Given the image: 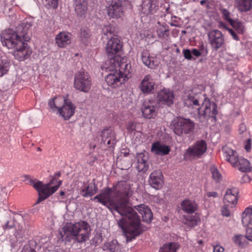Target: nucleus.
Segmentation results:
<instances>
[{
  "mask_svg": "<svg viewBox=\"0 0 252 252\" xmlns=\"http://www.w3.org/2000/svg\"><path fill=\"white\" fill-rule=\"evenodd\" d=\"M234 243L239 247H243L246 243V239L245 236L241 234L236 235L232 238Z\"/></svg>",
  "mask_w": 252,
  "mask_h": 252,
  "instance_id": "nucleus-43",
  "label": "nucleus"
},
{
  "mask_svg": "<svg viewBox=\"0 0 252 252\" xmlns=\"http://www.w3.org/2000/svg\"><path fill=\"white\" fill-rule=\"evenodd\" d=\"M114 195L118 202L126 200L124 217L127 225L125 230L126 241L130 242L141 233L140 220L137 213L127 205L128 198L132 194L131 186L125 181H119L112 188Z\"/></svg>",
  "mask_w": 252,
  "mask_h": 252,
  "instance_id": "nucleus-1",
  "label": "nucleus"
},
{
  "mask_svg": "<svg viewBox=\"0 0 252 252\" xmlns=\"http://www.w3.org/2000/svg\"><path fill=\"white\" fill-rule=\"evenodd\" d=\"M122 248V246L116 239L106 242L102 246L103 251H108L109 252H121Z\"/></svg>",
  "mask_w": 252,
  "mask_h": 252,
  "instance_id": "nucleus-31",
  "label": "nucleus"
},
{
  "mask_svg": "<svg viewBox=\"0 0 252 252\" xmlns=\"http://www.w3.org/2000/svg\"><path fill=\"white\" fill-rule=\"evenodd\" d=\"M182 210L188 214L194 213L198 208L197 203L189 199H185L181 203Z\"/></svg>",
  "mask_w": 252,
  "mask_h": 252,
  "instance_id": "nucleus-30",
  "label": "nucleus"
},
{
  "mask_svg": "<svg viewBox=\"0 0 252 252\" xmlns=\"http://www.w3.org/2000/svg\"><path fill=\"white\" fill-rule=\"evenodd\" d=\"M91 32L87 28H82L80 31V37L82 42L86 43L91 36Z\"/></svg>",
  "mask_w": 252,
  "mask_h": 252,
  "instance_id": "nucleus-44",
  "label": "nucleus"
},
{
  "mask_svg": "<svg viewBox=\"0 0 252 252\" xmlns=\"http://www.w3.org/2000/svg\"><path fill=\"white\" fill-rule=\"evenodd\" d=\"M75 106L72 103L71 100L65 99L63 97V101L59 108L57 114H59L64 118V120H68L72 117L74 113Z\"/></svg>",
  "mask_w": 252,
  "mask_h": 252,
  "instance_id": "nucleus-15",
  "label": "nucleus"
},
{
  "mask_svg": "<svg viewBox=\"0 0 252 252\" xmlns=\"http://www.w3.org/2000/svg\"><path fill=\"white\" fill-rule=\"evenodd\" d=\"M158 0H143L142 11L145 14L155 13L158 8Z\"/></svg>",
  "mask_w": 252,
  "mask_h": 252,
  "instance_id": "nucleus-24",
  "label": "nucleus"
},
{
  "mask_svg": "<svg viewBox=\"0 0 252 252\" xmlns=\"http://www.w3.org/2000/svg\"><path fill=\"white\" fill-rule=\"evenodd\" d=\"M61 176V174L60 172H57L55 174L53 179L52 180H53V184L54 183V181H57V178Z\"/></svg>",
  "mask_w": 252,
  "mask_h": 252,
  "instance_id": "nucleus-64",
  "label": "nucleus"
},
{
  "mask_svg": "<svg viewBox=\"0 0 252 252\" xmlns=\"http://www.w3.org/2000/svg\"><path fill=\"white\" fill-rule=\"evenodd\" d=\"M141 109L143 116L146 119L155 118L157 116L158 107L157 103L154 101L145 100Z\"/></svg>",
  "mask_w": 252,
  "mask_h": 252,
  "instance_id": "nucleus-18",
  "label": "nucleus"
},
{
  "mask_svg": "<svg viewBox=\"0 0 252 252\" xmlns=\"http://www.w3.org/2000/svg\"><path fill=\"white\" fill-rule=\"evenodd\" d=\"M90 233V225L85 221L70 224L67 227L62 228L59 231L61 238L63 240L70 241L74 239L79 243L88 239Z\"/></svg>",
  "mask_w": 252,
  "mask_h": 252,
  "instance_id": "nucleus-4",
  "label": "nucleus"
},
{
  "mask_svg": "<svg viewBox=\"0 0 252 252\" xmlns=\"http://www.w3.org/2000/svg\"><path fill=\"white\" fill-rule=\"evenodd\" d=\"M107 13L111 18L118 19L124 14L122 2L119 0H112L106 6Z\"/></svg>",
  "mask_w": 252,
  "mask_h": 252,
  "instance_id": "nucleus-16",
  "label": "nucleus"
},
{
  "mask_svg": "<svg viewBox=\"0 0 252 252\" xmlns=\"http://www.w3.org/2000/svg\"><path fill=\"white\" fill-rule=\"evenodd\" d=\"M252 140L251 139L247 140L245 143V149L247 152H249L251 149Z\"/></svg>",
  "mask_w": 252,
  "mask_h": 252,
  "instance_id": "nucleus-56",
  "label": "nucleus"
},
{
  "mask_svg": "<svg viewBox=\"0 0 252 252\" xmlns=\"http://www.w3.org/2000/svg\"><path fill=\"white\" fill-rule=\"evenodd\" d=\"M136 168L138 172H145L149 168L147 163L148 157L147 154L144 153H138L136 155Z\"/></svg>",
  "mask_w": 252,
  "mask_h": 252,
  "instance_id": "nucleus-25",
  "label": "nucleus"
},
{
  "mask_svg": "<svg viewBox=\"0 0 252 252\" xmlns=\"http://www.w3.org/2000/svg\"><path fill=\"white\" fill-rule=\"evenodd\" d=\"M135 208L141 215L143 221L149 223L153 219V214L149 207L145 204L135 206Z\"/></svg>",
  "mask_w": 252,
  "mask_h": 252,
  "instance_id": "nucleus-27",
  "label": "nucleus"
},
{
  "mask_svg": "<svg viewBox=\"0 0 252 252\" xmlns=\"http://www.w3.org/2000/svg\"><path fill=\"white\" fill-rule=\"evenodd\" d=\"M102 69H105L106 71L109 72L105 79L108 85L112 88H116L126 81L121 74V71H119L118 69L108 63V61L102 66Z\"/></svg>",
  "mask_w": 252,
  "mask_h": 252,
  "instance_id": "nucleus-6",
  "label": "nucleus"
},
{
  "mask_svg": "<svg viewBox=\"0 0 252 252\" xmlns=\"http://www.w3.org/2000/svg\"><path fill=\"white\" fill-rule=\"evenodd\" d=\"M233 167L238 168L239 170L243 172H249L251 169L249 160L242 157L239 158L236 165H234Z\"/></svg>",
  "mask_w": 252,
  "mask_h": 252,
  "instance_id": "nucleus-34",
  "label": "nucleus"
},
{
  "mask_svg": "<svg viewBox=\"0 0 252 252\" xmlns=\"http://www.w3.org/2000/svg\"><path fill=\"white\" fill-rule=\"evenodd\" d=\"M223 248L220 245H216L214 247V252H223Z\"/></svg>",
  "mask_w": 252,
  "mask_h": 252,
  "instance_id": "nucleus-58",
  "label": "nucleus"
},
{
  "mask_svg": "<svg viewBox=\"0 0 252 252\" xmlns=\"http://www.w3.org/2000/svg\"><path fill=\"white\" fill-rule=\"evenodd\" d=\"M252 215V208L247 207L242 214V222L246 223L247 222V219L251 217Z\"/></svg>",
  "mask_w": 252,
  "mask_h": 252,
  "instance_id": "nucleus-47",
  "label": "nucleus"
},
{
  "mask_svg": "<svg viewBox=\"0 0 252 252\" xmlns=\"http://www.w3.org/2000/svg\"><path fill=\"white\" fill-rule=\"evenodd\" d=\"M228 31L234 39L237 41L239 40V38L238 37L236 33L233 30L229 29H228Z\"/></svg>",
  "mask_w": 252,
  "mask_h": 252,
  "instance_id": "nucleus-57",
  "label": "nucleus"
},
{
  "mask_svg": "<svg viewBox=\"0 0 252 252\" xmlns=\"http://www.w3.org/2000/svg\"><path fill=\"white\" fill-rule=\"evenodd\" d=\"M122 44L118 38H111L107 44L106 50L108 57V60L114 59L116 56H119L117 54L121 50Z\"/></svg>",
  "mask_w": 252,
  "mask_h": 252,
  "instance_id": "nucleus-17",
  "label": "nucleus"
},
{
  "mask_svg": "<svg viewBox=\"0 0 252 252\" xmlns=\"http://www.w3.org/2000/svg\"><path fill=\"white\" fill-rule=\"evenodd\" d=\"M173 127L175 133L181 135L192 132L194 128V124L189 119L180 117L173 121Z\"/></svg>",
  "mask_w": 252,
  "mask_h": 252,
  "instance_id": "nucleus-9",
  "label": "nucleus"
},
{
  "mask_svg": "<svg viewBox=\"0 0 252 252\" xmlns=\"http://www.w3.org/2000/svg\"><path fill=\"white\" fill-rule=\"evenodd\" d=\"M205 96L206 94L200 92L197 93L193 90L187 91L183 95L184 104L189 108L197 109L204 100Z\"/></svg>",
  "mask_w": 252,
  "mask_h": 252,
  "instance_id": "nucleus-8",
  "label": "nucleus"
},
{
  "mask_svg": "<svg viewBox=\"0 0 252 252\" xmlns=\"http://www.w3.org/2000/svg\"><path fill=\"white\" fill-rule=\"evenodd\" d=\"M163 175L160 170H155L149 176V183L151 186L158 189L161 188L163 184Z\"/></svg>",
  "mask_w": 252,
  "mask_h": 252,
  "instance_id": "nucleus-21",
  "label": "nucleus"
},
{
  "mask_svg": "<svg viewBox=\"0 0 252 252\" xmlns=\"http://www.w3.org/2000/svg\"><path fill=\"white\" fill-rule=\"evenodd\" d=\"M200 220L199 217L195 215L190 217L186 219L185 223L190 227H193L198 225V223L200 222Z\"/></svg>",
  "mask_w": 252,
  "mask_h": 252,
  "instance_id": "nucleus-41",
  "label": "nucleus"
},
{
  "mask_svg": "<svg viewBox=\"0 0 252 252\" xmlns=\"http://www.w3.org/2000/svg\"><path fill=\"white\" fill-rule=\"evenodd\" d=\"M157 98L158 101L162 104L170 106L174 102V95L173 92L169 89L161 90L158 93Z\"/></svg>",
  "mask_w": 252,
  "mask_h": 252,
  "instance_id": "nucleus-19",
  "label": "nucleus"
},
{
  "mask_svg": "<svg viewBox=\"0 0 252 252\" xmlns=\"http://www.w3.org/2000/svg\"><path fill=\"white\" fill-rule=\"evenodd\" d=\"M53 184V180H51L48 184L44 185L41 182L38 181L34 185V188L38 191L39 196L35 204L46 199L57 190L58 186H52Z\"/></svg>",
  "mask_w": 252,
  "mask_h": 252,
  "instance_id": "nucleus-10",
  "label": "nucleus"
},
{
  "mask_svg": "<svg viewBox=\"0 0 252 252\" xmlns=\"http://www.w3.org/2000/svg\"><path fill=\"white\" fill-rule=\"evenodd\" d=\"M72 35L66 32H62L56 35L55 42L60 48H64L71 43Z\"/></svg>",
  "mask_w": 252,
  "mask_h": 252,
  "instance_id": "nucleus-23",
  "label": "nucleus"
},
{
  "mask_svg": "<svg viewBox=\"0 0 252 252\" xmlns=\"http://www.w3.org/2000/svg\"><path fill=\"white\" fill-rule=\"evenodd\" d=\"M239 131L240 133H243L246 130V126L244 124H241L239 126Z\"/></svg>",
  "mask_w": 252,
  "mask_h": 252,
  "instance_id": "nucleus-63",
  "label": "nucleus"
},
{
  "mask_svg": "<svg viewBox=\"0 0 252 252\" xmlns=\"http://www.w3.org/2000/svg\"><path fill=\"white\" fill-rule=\"evenodd\" d=\"M207 196L209 197H213L215 198L218 197V194L217 192L215 191H209L207 192Z\"/></svg>",
  "mask_w": 252,
  "mask_h": 252,
  "instance_id": "nucleus-61",
  "label": "nucleus"
},
{
  "mask_svg": "<svg viewBox=\"0 0 252 252\" xmlns=\"http://www.w3.org/2000/svg\"><path fill=\"white\" fill-rule=\"evenodd\" d=\"M209 42L211 47L216 50L220 48L224 43L222 32L218 30H213L208 33Z\"/></svg>",
  "mask_w": 252,
  "mask_h": 252,
  "instance_id": "nucleus-14",
  "label": "nucleus"
},
{
  "mask_svg": "<svg viewBox=\"0 0 252 252\" xmlns=\"http://www.w3.org/2000/svg\"><path fill=\"white\" fill-rule=\"evenodd\" d=\"M112 131L111 129L108 128H104L100 132V136L101 137L102 142L103 143L106 141L107 139L111 138V134Z\"/></svg>",
  "mask_w": 252,
  "mask_h": 252,
  "instance_id": "nucleus-45",
  "label": "nucleus"
},
{
  "mask_svg": "<svg viewBox=\"0 0 252 252\" xmlns=\"http://www.w3.org/2000/svg\"><path fill=\"white\" fill-rule=\"evenodd\" d=\"M141 59L143 63L149 68L155 69L158 64L157 59L150 56L147 51H143L141 53Z\"/></svg>",
  "mask_w": 252,
  "mask_h": 252,
  "instance_id": "nucleus-28",
  "label": "nucleus"
},
{
  "mask_svg": "<svg viewBox=\"0 0 252 252\" xmlns=\"http://www.w3.org/2000/svg\"><path fill=\"white\" fill-rule=\"evenodd\" d=\"M200 105L197 108L200 122L205 126L208 125L209 120L215 123L218 113L217 104L206 96Z\"/></svg>",
  "mask_w": 252,
  "mask_h": 252,
  "instance_id": "nucleus-5",
  "label": "nucleus"
},
{
  "mask_svg": "<svg viewBox=\"0 0 252 252\" xmlns=\"http://www.w3.org/2000/svg\"><path fill=\"white\" fill-rule=\"evenodd\" d=\"M58 0H44L45 5L49 7L55 8L57 6Z\"/></svg>",
  "mask_w": 252,
  "mask_h": 252,
  "instance_id": "nucleus-50",
  "label": "nucleus"
},
{
  "mask_svg": "<svg viewBox=\"0 0 252 252\" xmlns=\"http://www.w3.org/2000/svg\"><path fill=\"white\" fill-rule=\"evenodd\" d=\"M230 208H231L230 204H224V206L222 207V208L221 209L222 215L226 217H229L230 215V210H229Z\"/></svg>",
  "mask_w": 252,
  "mask_h": 252,
  "instance_id": "nucleus-49",
  "label": "nucleus"
},
{
  "mask_svg": "<svg viewBox=\"0 0 252 252\" xmlns=\"http://www.w3.org/2000/svg\"><path fill=\"white\" fill-rule=\"evenodd\" d=\"M10 66V61L6 57L0 59V77L8 73Z\"/></svg>",
  "mask_w": 252,
  "mask_h": 252,
  "instance_id": "nucleus-36",
  "label": "nucleus"
},
{
  "mask_svg": "<svg viewBox=\"0 0 252 252\" xmlns=\"http://www.w3.org/2000/svg\"><path fill=\"white\" fill-rule=\"evenodd\" d=\"M183 54L185 58L188 60H191L193 59V56H192L191 51L189 49H184L183 50Z\"/></svg>",
  "mask_w": 252,
  "mask_h": 252,
  "instance_id": "nucleus-52",
  "label": "nucleus"
},
{
  "mask_svg": "<svg viewBox=\"0 0 252 252\" xmlns=\"http://www.w3.org/2000/svg\"><path fill=\"white\" fill-rule=\"evenodd\" d=\"M238 189L233 188L227 189L224 195L223 202L224 204H229L231 208L234 207L237 203Z\"/></svg>",
  "mask_w": 252,
  "mask_h": 252,
  "instance_id": "nucleus-22",
  "label": "nucleus"
},
{
  "mask_svg": "<svg viewBox=\"0 0 252 252\" xmlns=\"http://www.w3.org/2000/svg\"><path fill=\"white\" fill-rule=\"evenodd\" d=\"M137 124L130 121L129 122L127 126H126V129L129 132H132L136 130V126H137Z\"/></svg>",
  "mask_w": 252,
  "mask_h": 252,
  "instance_id": "nucleus-53",
  "label": "nucleus"
},
{
  "mask_svg": "<svg viewBox=\"0 0 252 252\" xmlns=\"http://www.w3.org/2000/svg\"><path fill=\"white\" fill-rule=\"evenodd\" d=\"M247 219H248L247 220V222L246 223H242V224H243L244 226L247 227L249 225H252V218L249 217V218H248Z\"/></svg>",
  "mask_w": 252,
  "mask_h": 252,
  "instance_id": "nucleus-62",
  "label": "nucleus"
},
{
  "mask_svg": "<svg viewBox=\"0 0 252 252\" xmlns=\"http://www.w3.org/2000/svg\"><path fill=\"white\" fill-rule=\"evenodd\" d=\"M63 101V97H58L50 100L48 102V105L53 112H58L59 108Z\"/></svg>",
  "mask_w": 252,
  "mask_h": 252,
  "instance_id": "nucleus-37",
  "label": "nucleus"
},
{
  "mask_svg": "<svg viewBox=\"0 0 252 252\" xmlns=\"http://www.w3.org/2000/svg\"><path fill=\"white\" fill-rule=\"evenodd\" d=\"M102 32L104 35H108L109 34H112L113 30L110 25H106L103 26L102 29Z\"/></svg>",
  "mask_w": 252,
  "mask_h": 252,
  "instance_id": "nucleus-51",
  "label": "nucleus"
},
{
  "mask_svg": "<svg viewBox=\"0 0 252 252\" xmlns=\"http://www.w3.org/2000/svg\"><path fill=\"white\" fill-rule=\"evenodd\" d=\"M220 11L222 14L224 20L227 21L229 23L233 22V20L230 17V13L227 9L223 8L221 9Z\"/></svg>",
  "mask_w": 252,
  "mask_h": 252,
  "instance_id": "nucleus-48",
  "label": "nucleus"
},
{
  "mask_svg": "<svg viewBox=\"0 0 252 252\" xmlns=\"http://www.w3.org/2000/svg\"><path fill=\"white\" fill-rule=\"evenodd\" d=\"M108 63L115 68L118 69L119 71H121V74L125 81L130 77L131 72V64L122 62L120 56H116L114 59L108 61Z\"/></svg>",
  "mask_w": 252,
  "mask_h": 252,
  "instance_id": "nucleus-12",
  "label": "nucleus"
},
{
  "mask_svg": "<svg viewBox=\"0 0 252 252\" xmlns=\"http://www.w3.org/2000/svg\"><path fill=\"white\" fill-rule=\"evenodd\" d=\"M91 86V78L87 72L81 70L75 74L73 86L75 89L87 93L90 90Z\"/></svg>",
  "mask_w": 252,
  "mask_h": 252,
  "instance_id": "nucleus-7",
  "label": "nucleus"
},
{
  "mask_svg": "<svg viewBox=\"0 0 252 252\" xmlns=\"http://www.w3.org/2000/svg\"><path fill=\"white\" fill-rule=\"evenodd\" d=\"M19 217L23 218L21 215L16 214L12 220L7 221L6 223L3 226V229L4 230H7L13 228L15 226V221L16 220L18 219Z\"/></svg>",
  "mask_w": 252,
  "mask_h": 252,
  "instance_id": "nucleus-42",
  "label": "nucleus"
},
{
  "mask_svg": "<svg viewBox=\"0 0 252 252\" xmlns=\"http://www.w3.org/2000/svg\"><path fill=\"white\" fill-rule=\"evenodd\" d=\"M157 34L160 39H163L168 36L169 29L167 27L159 25L157 29Z\"/></svg>",
  "mask_w": 252,
  "mask_h": 252,
  "instance_id": "nucleus-39",
  "label": "nucleus"
},
{
  "mask_svg": "<svg viewBox=\"0 0 252 252\" xmlns=\"http://www.w3.org/2000/svg\"><path fill=\"white\" fill-rule=\"evenodd\" d=\"M179 245L176 243H170L164 244L162 248H160L159 252H176L179 249Z\"/></svg>",
  "mask_w": 252,
  "mask_h": 252,
  "instance_id": "nucleus-38",
  "label": "nucleus"
},
{
  "mask_svg": "<svg viewBox=\"0 0 252 252\" xmlns=\"http://www.w3.org/2000/svg\"><path fill=\"white\" fill-rule=\"evenodd\" d=\"M98 190L97 185L93 182L88 184V185L82 189L81 192L82 196L85 197L92 196L95 194Z\"/></svg>",
  "mask_w": 252,
  "mask_h": 252,
  "instance_id": "nucleus-35",
  "label": "nucleus"
},
{
  "mask_svg": "<svg viewBox=\"0 0 252 252\" xmlns=\"http://www.w3.org/2000/svg\"><path fill=\"white\" fill-rule=\"evenodd\" d=\"M75 10L77 14L82 16L88 9V0H74Z\"/></svg>",
  "mask_w": 252,
  "mask_h": 252,
  "instance_id": "nucleus-33",
  "label": "nucleus"
},
{
  "mask_svg": "<svg viewBox=\"0 0 252 252\" xmlns=\"http://www.w3.org/2000/svg\"><path fill=\"white\" fill-rule=\"evenodd\" d=\"M235 5L241 12H247L252 9V0H235Z\"/></svg>",
  "mask_w": 252,
  "mask_h": 252,
  "instance_id": "nucleus-32",
  "label": "nucleus"
},
{
  "mask_svg": "<svg viewBox=\"0 0 252 252\" xmlns=\"http://www.w3.org/2000/svg\"><path fill=\"white\" fill-rule=\"evenodd\" d=\"M222 151L225 160L229 162L233 166L236 165V162L240 158L237 152L226 146L223 147Z\"/></svg>",
  "mask_w": 252,
  "mask_h": 252,
  "instance_id": "nucleus-26",
  "label": "nucleus"
},
{
  "mask_svg": "<svg viewBox=\"0 0 252 252\" xmlns=\"http://www.w3.org/2000/svg\"><path fill=\"white\" fill-rule=\"evenodd\" d=\"M91 199L92 200H96L97 202L102 205L118 212L122 217V219L118 221V225L125 233V230L127 226L125 218L124 217L126 200H124L122 202H118L114 195L112 188L108 187L104 188L98 195Z\"/></svg>",
  "mask_w": 252,
  "mask_h": 252,
  "instance_id": "nucleus-3",
  "label": "nucleus"
},
{
  "mask_svg": "<svg viewBox=\"0 0 252 252\" xmlns=\"http://www.w3.org/2000/svg\"><path fill=\"white\" fill-rule=\"evenodd\" d=\"M32 24L27 20H24L17 26L15 30L8 29L1 35V42L8 49H13L23 40L30 39Z\"/></svg>",
  "mask_w": 252,
  "mask_h": 252,
  "instance_id": "nucleus-2",
  "label": "nucleus"
},
{
  "mask_svg": "<svg viewBox=\"0 0 252 252\" xmlns=\"http://www.w3.org/2000/svg\"><path fill=\"white\" fill-rule=\"evenodd\" d=\"M15 50L13 55L19 61H22L28 59L32 53V50L27 43L24 40L22 41L17 46L13 48Z\"/></svg>",
  "mask_w": 252,
  "mask_h": 252,
  "instance_id": "nucleus-13",
  "label": "nucleus"
},
{
  "mask_svg": "<svg viewBox=\"0 0 252 252\" xmlns=\"http://www.w3.org/2000/svg\"><path fill=\"white\" fill-rule=\"evenodd\" d=\"M24 178H25V181H27L29 184L32 185L34 187V185L36 184L37 182H35L36 180L35 179L32 178L31 176L30 175H25L24 176Z\"/></svg>",
  "mask_w": 252,
  "mask_h": 252,
  "instance_id": "nucleus-54",
  "label": "nucleus"
},
{
  "mask_svg": "<svg viewBox=\"0 0 252 252\" xmlns=\"http://www.w3.org/2000/svg\"><path fill=\"white\" fill-rule=\"evenodd\" d=\"M151 151L156 155L164 156L167 155L170 151L168 146L160 144L157 142L152 144Z\"/></svg>",
  "mask_w": 252,
  "mask_h": 252,
  "instance_id": "nucleus-29",
  "label": "nucleus"
},
{
  "mask_svg": "<svg viewBox=\"0 0 252 252\" xmlns=\"http://www.w3.org/2000/svg\"><path fill=\"white\" fill-rule=\"evenodd\" d=\"M155 83L152 76L148 74L144 76L139 86L140 91L145 94L152 93Z\"/></svg>",
  "mask_w": 252,
  "mask_h": 252,
  "instance_id": "nucleus-20",
  "label": "nucleus"
},
{
  "mask_svg": "<svg viewBox=\"0 0 252 252\" xmlns=\"http://www.w3.org/2000/svg\"><path fill=\"white\" fill-rule=\"evenodd\" d=\"M207 144L204 140H199L189 147L184 154L186 160L200 158L206 151Z\"/></svg>",
  "mask_w": 252,
  "mask_h": 252,
  "instance_id": "nucleus-11",
  "label": "nucleus"
},
{
  "mask_svg": "<svg viewBox=\"0 0 252 252\" xmlns=\"http://www.w3.org/2000/svg\"><path fill=\"white\" fill-rule=\"evenodd\" d=\"M191 53L192 56H194L196 57H199L201 54V52L197 49H193L191 51Z\"/></svg>",
  "mask_w": 252,
  "mask_h": 252,
  "instance_id": "nucleus-60",
  "label": "nucleus"
},
{
  "mask_svg": "<svg viewBox=\"0 0 252 252\" xmlns=\"http://www.w3.org/2000/svg\"><path fill=\"white\" fill-rule=\"evenodd\" d=\"M246 239L252 242V228H248L246 229V233L245 235Z\"/></svg>",
  "mask_w": 252,
  "mask_h": 252,
  "instance_id": "nucleus-55",
  "label": "nucleus"
},
{
  "mask_svg": "<svg viewBox=\"0 0 252 252\" xmlns=\"http://www.w3.org/2000/svg\"><path fill=\"white\" fill-rule=\"evenodd\" d=\"M22 252H36L34 249L31 248L30 247L25 246L23 248V249L22 251Z\"/></svg>",
  "mask_w": 252,
  "mask_h": 252,
  "instance_id": "nucleus-59",
  "label": "nucleus"
},
{
  "mask_svg": "<svg viewBox=\"0 0 252 252\" xmlns=\"http://www.w3.org/2000/svg\"><path fill=\"white\" fill-rule=\"evenodd\" d=\"M230 24L239 34H243L245 32V26L244 24L241 22L233 20V22Z\"/></svg>",
  "mask_w": 252,
  "mask_h": 252,
  "instance_id": "nucleus-40",
  "label": "nucleus"
},
{
  "mask_svg": "<svg viewBox=\"0 0 252 252\" xmlns=\"http://www.w3.org/2000/svg\"><path fill=\"white\" fill-rule=\"evenodd\" d=\"M212 177L217 182H219L222 179V176L215 166H212L211 168Z\"/></svg>",
  "mask_w": 252,
  "mask_h": 252,
  "instance_id": "nucleus-46",
  "label": "nucleus"
}]
</instances>
